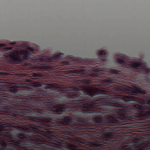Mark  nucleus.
Listing matches in <instances>:
<instances>
[{
    "label": "nucleus",
    "mask_w": 150,
    "mask_h": 150,
    "mask_svg": "<svg viewBox=\"0 0 150 150\" xmlns=\"http://www.w3.org/2000/svg\"><path fill=\"white\" fill-rule=\"evenodd\" d=\"M28 50H29V52L32 53H33L35 54L36 53V51H35L32 48H31L28 49Z\"/></svg>",
    "instance_id": "obj_4"
},
{
    "label": "nucleus",
    "mask_w": 150,
    "mask_h": 150,
    "mask_svg": "<svg viewBox=\"0 0 150 150\" xmlns=\"http://www.w3.org/2000/svg\"><path fill=\"white\" fill-rule=\"evenodd\" d=\"M107 50H102L100 51L99 54H98V58L100 59L103 60L100 62H98V64H104L105 63L104 59L107 57Z\"/></svg>",
    "instance_id": "obj_2"
},
{
    "label": "nucleus",
    "mask_w": 150,
    "mask_h": 150,
    "mask_svg": "<svg viewBox=\"0 0 150 150\" xmlns=\"http://www.w3.org/2000/svg\"><path fill=\"white\" fill-rule=\"evenodd\" d=\"M2 47H6V44H1L0 50ZM63 54H58L52 56L49 58L45 57H40L39 55L34 56L31 55L28 52L25 51L24 56H20L18 58L16 57V53L14 52L9 53L8 54L3 52L0 50V61L3 62H7L9 59L17 60L19 63L24 60H31L33 62V64L36 65L35 67L37 71H49L54 67V64L59 59H62L61 56Z\"/></svg>",
    "instance_id": "obj_1"
},
{
    "label": "nucleus",
    "mask_w": 150,
    "mask_h": 150,
    "mask_svg": "<svg viewBox=\"0 0 150 150\" xmlns=\"http://www.w3.org/2000/svg\"><path fill=\"white\" fill-rule=\"evenodd\" d=\"M118 62L121 64H125V61L123 59L121 58H118Z\"/></svg>",
    "instance_id": "obj_3"
},
{
    "label": "nucleus",
    "mask_w": 150,
    "mask_h": 150,
    "mask_svg": "<svg viewBox=\"0 0 150 150\" xmlns=\"http://www.w3.org/2000/svg\"><path fill=\"white\" fill-rule=\"evenodd\" d=\"M96 69H101V67H98V66H96Z\"/></svg>",
    "instance_id": "obj_5"
},
{
    "label": "nucleus",
    "mask_w": 150,
    "mask_h": 150,
    "mask_svg": "<svg viewBox=\"0 0 150 150\" xmlns=\"http://www.w3.org/2000/svg\"><path fill=\"white\" fill-rule=\"evenodd\" d=\"M138 150H150V149H138Z\"/></svg>",
    "instance_id": "obj_6"
},
{
    "label": "nucleus",
    "mask_w": 150,
    "mask_h": 150,
    "mask_svg": "<svg viewBox=\"0 0 150 150\" xmlns=\"http://www.w3.org/2000/svg\"><path fill=\"white\" fill-rule=\"evenodd\" d=\"M8 50H11V49H12V47H10V48H8Z\"/></svg>",
    "instance_id": "obj_7"
}]
</instances>
